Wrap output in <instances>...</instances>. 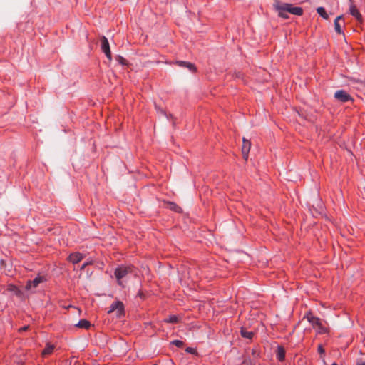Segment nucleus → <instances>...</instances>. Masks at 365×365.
<instances>
[{"instance_id": "obj_24", "label": "nucleus", "mask_w": 365, "mask_h": 365, "mask_svg": "<svg viewBox=\"0 0 365 365\" xmlns=\"http://www.w3.org/2000/svg\"><path fill=\"white\" fill-rule=\"evenodd\" d=\"M317 350H318V352H319L321 355H324V354H325V350H324V349L323 348V346H322V344H319V345L318 346Z\"/></svg>"}, {"instance_id": "obj_9", "label": "nucleus", "mask_w": 365, "mask_h": 365, "mask_svg": "<svg viewBox=\"0 0 365 365\" xmlns=\"http://www.w3.org/2000/svg\"><path fill=\"white\" fill-rule=\"evenodd\" d=\"M43 280H44V278L43 277L38 276L33 280H29L27 282L26 285V289L27 290H29V289H31L32 287L36 288L38 286V284L40 283L43 282Z\"/></svg>"}, {"instance_id": "obj_10", "label": "nucleus", "mask_w": 365, "mask_h": 365, "mask_svg": "<svg viewBox=\"0 0 365 365\" xmlns=\"http://www.w3.org/2000/svg\"><path fill=\"white\" fill-rule=\"evenodd\" d=\"M279 6H280L279 0H274V2L273 4V7H274V10L277 12L278 16L284 19H288L289 18L288 13L285 11L280 10L279 9Z\"/></svg>"}, {"instance_id": "obj_1", "label": "nucleus", "mask_w": 365, "mask_h": 365, "mask_svg": "<svg viewBox=\"0 0 365 365\" xmlns=\"http://www.w3.org/2000/svg\"><path fill=\"white\" fill-rule=\"evenodd\" d=\"M305 318L314 328L317 329V334L329 333V328L327 326V323L326 322H322L320 318L314 317L312 312H308L305 315Z\"/></svg>"}, {"instance_id": "obj_27", "label": "nucleus", "mask_w": 365, "mask_h": 365, "mask_svg": "<svg viewBox=\"0 0 365 365\" xmlns=\"http://www.w3.org/2000/svg\"><path fill=\"white\" fill-rule=\"evenodd\" d=\"M173 210L178 212H181L182 209L181 207L177 206V207H173Z\"/></svg>"}, {"instance_id": "obj_6", "label": "nucleus", "mask_w": 365, "mask_h": 365, "mask_svg": "<svg viewBox=\"0 0 365 365\" xmlns=\"http://www.w3.org/2000/svg\"><path fill=\"white\" fill-rule=\"evenodd\" d=\"M114 311H117L118 315H121L124 312V305L122 302L116 301L113 302L110 307L108 313H112Z\"/></svg>"}, {"instance_id": "obj_8", "label": "nucleus", "mask_w": 365, "mask_h": 365, "mask_svg": "<svg viewBox=\"0 0 365 365\" xmlns=\"http://www.w3.org/2000/svg\"><path fill=\"white\" fill-rule=\"evenodd\" d=\"M349 13L351 14L354 18H356L359 21H362V16L357 9L356 6L354 4L353 1H349Z\"/></svg>"}, {"instance_id": "obj_22", "label": "nucleus", "mask_w": 365, "mask_h": 365, "mask_svg": "<svg viewBox=\"0 0 365 365\" xmlns=\"http://www.w3.org/2000/svg\"><path fill=\"white\" fill-rule=\"evenodd\" d=\"M171 344L176 346L178 348H182L184 346V342L180 340H174L171 342Z\"/></svg>"}, {"instance_id": "obj_2", "label": "nucleus", "mask_w": 365, "mask_h": 365, "mask_svg": "<svg viewBox=\"0 0 365 365\" xmlns=\"http://www.w3.org/2000/svg\"><path fill=\"white\" fill-rule=\"evenodd\" d=\"M134 267L133 265L129 266H120L117 267L115 270V276L117 279L118 284L120 286L123 287V282L121 279L125 277L127 274L129 273H131L133 272Z\"/></svg>"}, {"instance_id": "obj_15", "label": "nucleus", "mask_w": 365, "mask_h": 365, "mask_svg": "<svg viewBox=\"0 0 365 365\" xmlns=\"http://www.w3.org/2000/svg\"><path fill=\"white\" fill-rule=\"evenodd\" d=\"M180 317L178 315H171L163 320L165 323L177 324L180 322Z\"/></svg>"}, {"instance_id": "obj_21", "label": "nucleus", "mask_w": 365, "mask_h": 365, "mask_svg": "<svg viewBox=\"0 0 365 365\" xmlns=\"http://www.w3.org/2000/svg\"><path fill=\"white\" fill-rule=\"evenodd\" d=\"M115 61L122 66H127L128 64L127 60L119 55L115 56Z\"/></svg>"}, {"instance_id": "obj_12", "label": "nucleus", "mask_w": 365, "mask_h": 365, "mask_svg": "<svg viewBox=\"0 0 365 365\" xmlns=\"http://www.w3.org/2000/svg\"><path fill=\"white\" fill-rule=\"evenodd\" d=\"M251 143L250 140L243 138V144L242 148V153L243 155V158L247 160L248 158V153L250 150Z\"/></svg>"}, {"instance_id": "obj_20", "label": "nucleus", "mask_w": 365, "mask_h": 365, "mask_svg": "<svg viewBox=\"0 0 365 365\" xmlns=\"http://www.w3.org/2000/svg\"><path fill=\"white\" fill-rule=\"evenodd\" d=\"M240 332H241L242 336L244 338L251 339L253 336V333L252 331H246L242 329H241Z\"/></svg>"}, {"instance_id": "obj_11", "label": "nucleus", "mask_w": 365, "mask_h": 365, "mask_svg": "<svg viewBox=\"0 0 365 365\" xmlns=\"http://www.w3.org/2000/svg\"><path fill=\"white\" fill-rule=\"evenodd\" d=\"M344 24L343 16H339L334 20V29L337 34H341L343 32L341 26Z\"/></svg>"}, {"instance_id": "obj_16", "label": "nucleus", "mask_w": 365, "mask_h": 365, "mask_svg": "<svg viewBox=\"0 0 365 365\" xmlns=\"http://www.w3.org/2000/svg\"><path fill=\"white\" fill-rule=\"evenodd\" d=\"M7 290L14 292L16 296L21 295V291L14 284H9L7 286Z\"/></svg>"}, {"instance_id": "obj_23", "label": "nucleus", "mask_w": 365, "mask_h": 365, "mask_svg": "<svg viewBox=\"0 0 365 365\" xmlns=\"http://www.w3.org/2000/svg\"><path fill=\"white\" fill-rule=\"evenodd\" d=\"M185 351L189 354H195L197 353V351L195 349L192 347H187L185 349Z\"/></svg>"}, {"instance_id": "obj_31", "label": "nucleus", "mask_w": 365, "mask_h": 365, "mask_svg": "<svg viewBox=\"0 0 365 365\" xmlns=\"http://www.w3.org/2000/svg\"><path fill=\"white\" fill-rule=\"evenodd\" d=\"M331 365H338L336 363H333Z\"/></svg>"}, {"instance_id": "obj_29", "label": "nucleus", "mask_w": 365, "mask_h": 365, "mask_svg": "<svg viewBox=\"0 0 365 365\" xmlns=\"http://www.w3.org/2000/svg\"><path fill=\"white\" fill-rule=\"evenodd\" d=\"M169 205L173 206V205H176L175 203H173V202H170Z\"/></svg>"}, {"instance_id": "obj_13", "label": "nucleus", "mask_w": 365, "mask_h": 365, "mask_svg": "<svg viewBox=\"0 0 365 365\" xmlns=\"http://www.w3.org/2000/svg\"><path fill=\"white\" fill-rule=\"evenodd\" d=\"M176 63L181 67L187 68L190 71H195L196 68L195 65L190 62L180 61H177Z\"/></svg>"}, {"instance_id": "obj_28", "label": "nucleus", "mask_w": 365, "mask_h": 365, "mask_svg": "<svg viewBox=\"0 0 365 365\" xmlns=\"http://www.w3.org/2000/svg\"><path fill=\"white\" fill-rule=\"evenodd\" d=\"M356 365H365V361L361 359H359L357 361Z\"/></svg>"}, {"instance_id": "obj_5", "label": "nucleus", "mask_w": 365, "mask_h": 365, "mask_svg": "<svg viewBox=\"0 0 365 365\" xmlns=\"http://www.w3.org/2000/svg\"><path fill=\"white\" fill-rule=\"evenodd\" d=\"M101 50H102V51L105 53V55L106 56L107 58L109 61H111L112 60V56H111V51H110V45H109L108 39L105 36H103L101 38Z\"/></svg>"}, {"instance_id": "obj_30", "label": "nucleus", "mask_w": 365, "mask_h": 365, "mask_svg": "<svg viewBox=\"0 0 365 365\" xmlns=\"http://www.w3.org/2000/svg\"><path fill=\"white\" fill-rule=\"evenodd\" d=\"M26 329H27V327L22 328L23 330H26Z\"/></svg>"}, {"instance_id": "obj_19", "label": "nucleus", "mask_w": 365, "mask_h": 365, "mask_svg": "<svg viewBox=\"0 0 365 365\" xmlns=\"http://www.w3.org/2000/svg\"><path fill=\"white\" fill-rule=\"evenodd\" d=\"M317 12L323 19H329V15L327 14L325 9L324 7H322V6L318 7L317 9Z\"/></svg>"}, {"instance_id": "obj_18", "label": "nucleus", "mask_w": 365, "mask_h": 365, "mask_svg": "<svg viewBox=\"0 0 365 365\" xmlns=\"http://www.w3.org/2000/svg\"><path fill=\"white\" fill-rule=\"evenodd\" d=\"M54 350V346L50 344H47L44 349L42 351V355L43 356L51 354Z\"/></svg>"}, {"instance_id": "obj_3", "label": "nucleus", "mask_w": 365, "mask_h": 365, "mask_svg": "<svg viewBox=\"0 0 365 365\" xmlns=\"http://www.w3.org/2000/svg\"><path fill=\"white\" fill-rule=\"evenodd\" d=\"M280 6L279 9L282 11H285L287 13H290L296 16H302L303 14V9L299 6H293L292 4L284 3L279 1Z\"/></svg>"}, {"instance_id": "obj_4", "label": "nucleus", "mask_w": 365, "mask_h": 365, "mask_svg": "<svg viewBox=\"0 0 365 365\" xmlns=\"http://www.w3.org/2000/svg\"><path fill=\"white\" fill-rule=\"evenodd\" d=\"M334 98L341 103H346L353 101L351 95L344 90H338L336 91L334 93Z\"/></svg>"}, {"instance_id": "obj_14", "label": "nucleus", "mask_w": 365, "mask_h": 365, "mask_svg": "<svg viewBox=\"0 0 365 365\" xmlns=\"http://www.w3.org/2000/svg\"><path fill=\"white\" fill-rule=\"evenodd\" d=\"M285 354L286 352L282 346H279L277 349V359L279 361H283L285 359Z\"/></svg>"}, {"instance_id": "obj_26", "label": "nucleus", "mask_w": 365, "mask_h": 365, "mask_svg": "<svg viewBox=\"0 0 365 365\" xmlns=\"http://www.w3.org/2000/svg\"><path fill=\"white\" fill-rule=\"evenodd\" d=\"M155 108L157 109V110L161 114H163V115H165L167 118H168V116L167 115L166 113L165 110H163V109L158 108L157 106H155Z\"/></svg>"}, {"instance_id": "obj_17", "label": "nucleus", "mask_w": 365, "mask_h": 365, "mask_svg": "<svg viewBox=\"0 0 365 365\" xmlns=\"http://www.w3.org/2000/svg\"><path fill=\"white\" fill-rule=\"evenodd\" d=\"M76 326L79 328L88 329L91 326V322L86 319H81L78 322Z\"/></svg>"}, {"instance_id": "obj_7", "label": "nucleus", "mask_w": 365, "mask_h": 365, "mask_svg": "<svg viewBox=\"0 0 365 365\" xmlns=\"http://www.w3.org/2000/svg\"><path fill=\"white\" fill-rule=\"evenodd\" d=\"M83 258L84 255L82 253L76 252L71 253L68 255L67 260L75 264L80 262Z\"/></svg>"}, {"instance_id": "obj_25", "label": "nucleus", "mask_w": 365, "mask_h": 365, "mask_svg": "<svg viewBox=\"0 0 365 365\" xmlns=\"http://www.w3.org/2000/svg\"><path fill=\"white\" fill-rule=\"evenodd\" d=\"M93 264V262H92V261H87V262H84V263L82 264L81 267V270H84V269H85V268H86L87 266L91 265V264Z\"/></svg>"}]
</instances>
